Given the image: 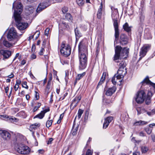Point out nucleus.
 <instances>
[{
  "instance_id": "20",
  "label": "nucleus",
  "mask_w": 155,
  "mask_h": 155,
  "mask_svg": "<svg viewBox=\"0 0 155 155\" xmlns=\"http://www.w3.org/2000/svg\"><path fill=\"white\" fill-rule=\"evenodd\" d=\"M155 126V123L150 124L148 127L145 128L144 130L148 134H150L152 131L153 127Z\"/></svg>"
},
{
  "instance_id": "62",
  "label": "nucleus",
  "mask_w": 155,
  "mask_h": 155,
  "mask_svg": "<svg viewBox=\"0 0 155 155\" xmlns=\"http://www.w3.org/2000/svg\"><path fill=\"white\" fill-rule=\"evenodd\" d=\"M21 83V81L20 80H17L16 81V84H18V85H19V84H20Z\"/></svg>"
},
{
  "instance_id": "63",
  "label": "nucleus",
  "mask_w": 155,
  "mask_h": 155,
  "mask_svg": "<svg viewBox=\"0 0 155 155\" xmlns=\"http://www.w3.org/2000/svg\"><path fill=\"white\" fill-rule=\"evenodd\" d=\"M26 63V61L25 60H23L21 61V64L24 65Z\"/></svg>"
},
{
  "instance_id": "9",
  "label": "nucleus",
  "mask_w": 155,
  "mask_h": 155,
  "mask_svg": "<svg viewBox=\"0 0 155 155\" xmlns=\"http://www.w3.org/2000/svg\"><path fill=\"white\" fill-rule=\"evenodd\" d=\"M0 118L1 119H6L7 121H10L11 122H16L18 121V120L15 118L9 117L7 115H0Z\"/></svg>"
},
{
  "instance_id": "30",
  "label": "nucleus",
  "mask_w": 155,
  "mask_h": 155,
  "mask_svg": "<svg viewBox=\"0 0 155 155\" xmlns=\"http://www.w3.org/2000/svg\"><path fill=\"white\" fill-rule=\"evenodd\" d=\"M114 26V29H118V25L117 22V20L115 19H113Z\"/></svg>"
},
{
  "instance_id": "40",
  "label": "nucleus",
  "mask_w": 155,
  "mask_h": 155,
  "mask_svg": "<svg viewBox=\"0 0 155 155\" xmlns=\"http://www.w3.org/2000/svg\"><path fill=\"white\" fill-rule=\"evenodd\" d=\"M53 121L52 120H48L46 123V127L48 128L49 127L52 125Z\"/></svg>"
},
{
  "instance_id": "19",
  "label": "nucleus",
  "mask_w": 155,
  "mask_h": 155,
  "mask_svg": "<svg viewBox=\"0 0 155 155\" xmlns=\"http://www.w3.org/2000/svg\"><path fill=\"white\" fill-rule=\"evenodd\" d=\"M19 150V153L23 154H27L29 153L30 149L28 146L24 145L22 151Z\"/></svg>"
},
{
  "instance_id": "12",
  "label": "nucleus",
  "mask_w": 155,
  "mask_h": 155,
  "mask_svg": "<svg viewBox=\"0 0 155 155\" xmlns=\"http://www.w3.org/2000/svg\"><path fill=\"white\" fill-rule=\"evenodd\" d=\"M113 119L112 117L110 116L107 117L105 120L104 123L103 124V129L106 128L108 126L110 123L111 122Z\"/></svg>"
},
{
  "instance_id": "51",
  "label": "nucleus",
  "mask_w": 155,
  "mask_h": 155,
  "mask_svg": "<svg viewBox=\"0 0 155 155\" xmlns=\"http://www.w3.org/2000/svg\"><path fill=\"white\" fill-rule=\"evenodd\" d=\"M44 50V49L43 48H41L40 52L39 53V54L40 55H43V52Z\"/></svg>"
},
{
  "instance_id": "57",
  "label": "nucleus",
  "mask_w": 155,
  "mask_h": 155,
  "mask_svg": "<svg viewBox=\"0 0 155 155\" xmlns=\"http://www.w3.org/2000/svg\"><path fill=\"white\" fill-rule=\"evenodd\" d=\"M19 87V85H18L17 84H16L14 86V89L15 91H16Z\"/></svg>"
},
{
  "instance_id": "28",
  "label": "nucleus",
  "mask_w": 155,
  "mask_h": 155,
  "mask_svg": "<svg viewBox=\"0 0 155 155\" xmlns=\"http://www.w3.org/2000/svg\"><path fill=\"white\" fill-rule=\"evenodd\" d=\"M147 124V122L140 120L134 123V125L135 126L142 125L146 124Z\"/></svg>"
},
{
  "instance_id": "34",
  "label": "nucleus",
  "mask_w": 155,
  "mask_h": 155,
  "mask_svg": "<svg viewBox=\"0 0 155 155\" xmlns=\"http://www.w3.org/2000/svg\"><path fill=\"white\" fill-rule=\"evenodd\" d=\"M40 125V124L35 123L30 125V127L32 129H35L37 127H39Z\"/></svg>"
},
{
  "instance_id": "11",
  "label": "nucleus",
  "mask_w": 155,
  "mask_h": 155,
  "mask_svg": "<svg viewBox=\"0 0 155 155\" xmlns=\"http://www.w3.org/2000/svg\"><path fill=\"white\" fill-rule=\"evenodd\" d=\"M81 98V95H80L76 97L73 100L72 103L71 104V106H72L73 108L75 107L79 102Z\"/></svg>"
},
{
  "instance_id": "45",
  "label": "nucleus",
  "mask_w": 155,
  "mask_h": 155,
  "mask_svg": "<svg viewBox=\"0 0 155 155\" xmlns=\"http://www.w3.org/2000/svg\"><path fill=\"white\" fill-rule=\"evenodd\" d=\"M68 8L67 7H64L62 9V12L64 13H66L68 11Z\"/></svg>"
},
{
  "instance_id": "31",
  "label": "nucleus",
  "mask_w": 155,
  "mask_h": 155,
  "mask_svg": "<svg viewBox=\"0 0 155 155\" xmlns=\"http://www.w3.org/2000/svg\"><path fill=\"white\" fill-rule=\"evenodd\" d=\"M115 39L118 40L119 38V31L118 29H115Z\"/></svg>"
},
{
  "instance_id": "5",
  "label": "nucleus",
  "mask_w": 155,
  "mask_h": 155,
  "mask_svg": "<svg viewBox=\"0 0 155 155\" xmlns=\"http://www.w3.org/2000/svg\"><path fill=\"white\" fill-rule=\"evenodd\" d=\"M60 51L61 54L65 57H68L71 53V49L69 45L66 44L65 42H63L61 45Z\"/></svg>"
},
{
  "instance_id": "23",
  "label": "nucleus",
  "mask_w": 155,
  "mask_h": 155,
  "mask_svg": "<svg viewBox=\"0 0 155 155\" xmlns=\"http://www.w3.org/2000/svg\"><path fill=\"white\" fill-rule=\"evenodd\" d=\"M122 79L120 78V77L117 75L115 74L112 78L111 80L112 83L114 84L115 85L116 84L118 80H120Z\"/></svg>"
},
{
  "instance_id": "41",
  "label": "nucleus",
  "mask_w": 155,
  "mask_h": 155,
  "mask_svg": "<svg viewBox=\"0 0 155 155\" xmlns=\"http://www.w3.org/2000/svg\"><path fill=\"white\" fill-rule=\"evenodd\" d=\"M141 151L143 153H146L148 150V148L145 146H142L141 148Z\"/></svg>"
},
{
  "instance_id": "36",
  "label": "nucleus",
  "mask_w": 155,
  "mask_h": 155,
  "mask_svg": "<svg viewBox=\"0 0 155 155\" xmlns=\"http://www.w3.org/2000/svg\"><path fill=\"white\" fill-rule=\"evenodd\" d=\"M65 18L69 21H71L72 19L71 15L69 13H67L65 15Z\"/></svg>"
},
{
  "instance_id": "18",
  "label": "nucleus",
  "mask_w": 155,
  "mask_h": 155,
  "mask_svg": "<svg viewBox=\"0 0 155 155\" xmlns=\"http://www.w3.org/2000/svg\"><path fill=\"white\" fill-rule=\"evenodd\" d=\"M49 109H48L42 111L39 114L35 116L34 117V118L35 119L36 118H38L40 119L43 118L45 116V114L47 112L49 111Z\"/></svg>"
},
{
  "instance_id": "22",
  "label": "nucleus",
  "mask_w": 155,
  "mask_h": 155,
  "mask_svg": "<svg viewBox=\"0 0 155 155\" xmlns=\"http://www.w3.org/2000/svg\"><path fill=\"white\" fill-rule=\"evenodd\" d=\"M153 95L152 93L150 91H149L147 96V98L145 100L146 104L147 105H149L151 102V97Z\"/></svg>"
},
{
  "instance_id": "50",
  "label": "nucleus",
  "mask_w": 155,
  "mask_h": 155,
  "mask_svg": "<svg viewBox=\"0 0 155 155\" xmlns=\"http://www.w3.org/2000/svg\"><path fill=\"white\" fill-rule=\"evenodd\" d=\"M35 98L36 99V100H38L39 98V94L36 91H35Z\"/></svg>"
},
{
  "instance_id": "32",
  "label": "nucleus",
  "mask_w": 155,
  "mask_h": 155,
  "mask_svg": "<svg viewBox=\"0 0 155 155\" xmlns=\"http://www.w3.org/2000/svg\"><path fill=\"white\" fill-rule=\"evenodd\" d=\"M126 65V64L125 61H123L119 64V68H125V67Z\"/></svg>"
},
{
  "instance_id": "38",
  "label": "nucleus",
  "mask_w": 155,
  "mask_h": 155,
  "mask_svg": "<svg viewBox=\"0 0 155 155\" xmlns=\"http://www.w3.org/2000/svg\"><path fill=\"white\" fill-rule=\"evenodd\" d=\"M41 105V103H38L37 106H36L33 109V112H35L36 111L38 110V109L40 107Z\"/></svg>"
},
{
  "instance_id": "56",
  "label": "nucleus",
  "mask_w": 155,
  "mask_h": 155,
  "mask_svg": "<svg viewBox=\"0 0 155 155\" xmlns=\"http://www.w3.org/2000/svg\"><path fill=\"white\" fill-rule=\"evenodd\" d=\"M38 152L41 154H43L44 152V151L43 149H40L38 150Z\"/></svg>"
},
{
  "instance_id": "43",
  "label": "nucleus",
  "mask_w": 155,
  "mask_h": 155,
  "mask_svg": "<svg viewBox=\"0 0 155 155\" xmlns=\"http://www.w3.org/2000/svg\"><path fill=\"white\" fill-rule=\"evenodd\" d=\"M40 35V32L38 31H36L34 35V36L35 37V39H37L39 37Z\"/></svg>"
},
{
  "instance_id": "58",
  "label": "nucleus",
  "mask_w": 155,
  "mask_h": 155,
  "mask_svg": "<svg viewBox=\"0 0 155 155\" xmlns=\"http://www.w3.org/2000/svg\"><path fill=\"white\" fill-rule=\"evenodd\" d=\"M14 77V75L12 73L11 74L8 75V77L9 78H12Z\"/></svg>"
},
{
  "instance_id": "42",
  "label": "nucleus",
  "mask_w": 155,
  "mask_h": 155,
  "mask_svg": "<svg viewBox=\"0 0 155 155\" xmlns=\"http://www.w3.org/2000/svg\"><path fill=\"white\" fill-rule=\"evenodd\" d=\"M51 81H48V84L46 87V90L47 91H49V89L50 88L51 85Z\"/></svg>"
},
{
  "instance_id": "55",
  "label": "nucleus",
  "mask_w": 155,
  "mask_h": 155,
  "mask_svg": "<svg viewBox=\"0 0 155 155\" xmlns=\"http://www.w3.org/2000/svg\"><path fill=\"white\" fill-rule=\"evenodd\" d=\"M31 58L32 59H35L36 58V56L34 54V53H33V54H32L31 56Z\"/></svg>"
},
{
  "instance_id": "49",
  "label": "nucleus",
  "mask_w": 155,
  "mask_h": 155,
  "mask_svg": "<svg viewBox=\"0 0 155 155\" xmlns=\"http://www.w3.org/2000/svg\"><path fill=\"white\" fill-rule=\"evenodd\" d=\"M49 30L50 29L49 28H47L46 29L45 32V35L48 36Z\"/></svg>"
},
{
  "instance_id": "35",
  "label": "nucleus",
  "mask_w": 155,
  "mask_h": 155,
  "mask_svg": "<svg viewBox=\"0 0 155 155\" xmlns=\"http://www.w3.org/2000/svg\"><path fill=\"white\" fill-rule=\"evenodd\" d=\"M78 129V128L77 127H76L75 128H74V126H73L72 130V133L73 135H75L76 134Z\"/></svg>"
},
{
  "instance_id": "53",
  "label": "nucleus",
  "mask_w": 155,
  "mask_h": 155,
  "mask_svg": "<svg viewBox=\"0 0 155 155\" xmlns=\"http://www.w3.org/2000/svg\"><path fill=\"white\" fill-rule=\"evenodd\" d=\"M35 48H36V47H35V45H33L32 46V49H31L32 53H33H33L34 52H35Z\"/></svg>"
},
{
  "instance_id": "4",
  "label": "nucleus",
  "mask_w": 155,
  "mask_h": 155,
  "mask_svg": "<svg viewBox=\"0 0 155 155\" xmlns=\"http://www.w3.org/2000/svg\"><path fill=\"white\" fill-rule=\"evenodd\" d=\"M8 40L15 43L18 40L19 38L15 29L14 28H11L9 30L7 35Z\"/></svg>"
},
{
  "instance_id": "29",
  "label": "nucleus",
  "mask_w": 155,
  "mask_h": 155,
  "mask_svg": "<svg viewBox=\"0 0 155 155\" xmlns=\"http://www.w3.org/2000/svg\"><path fill=\"white\" fill-rule=\"evenodd\" d=\"M85 72H83L82 74H78L75 79V84L77 83V81L80 80L81 79L83 78L84 76L85 75Z\"/></svg>"
},
{
  "instance_id": "46",
  "label": "nucleus",
  "mask_w": 155,
  "mask_h": 155,
  "mask_svg": "<svg viewBox=\"0 0 155 155\" xmlns=\"http://www.w3.org/2000/svg\"><path fill=\"white\" fill-rule=\"evenodd\" d=\"M92 152H91V150L90 149H88L87 150L86 155H92Z\"/></svg>"
},
{
  "instance_id": "47",
  "label": "nucleus",
  "mask_w": 155,
  "mask_h": 155,
  "mask_svg": "<svg viewBox=\"0 0 155 155\" xmlns=\"http://www.w3.org/2000/svg\"><path fill=\"white\" fill-rule=\"evenodd\" d=\"M105 74L104 75V73L103 74V75L101 78L100 80L101 82L104 83V82L105 79Z\"/></svg>"
},
{
  "instance_id": "14",
  "label": "nucleus",
  "mask_w": 155,
  "mask_h": 155,
  "mask_svg": "<svg viewBox=\"0 0 155 155\" xmlns=\"http://www.w3.org/2000/svg\"><path fill=\"white\" fill-rule=\"evenodd\" d=\"M120 44L123 45L127 44L128 42L127 36L124 34H122L120 36Z\"/></svg>"
},
{
  "instance_id": "15",
  "label": "nucleus",
  "mask_w": 155,
  "mask_h": 155,
  "mask_svg": "<svg viewBox=\"0 0 155 155\" xmlns=\"http://www.w3.org/2000/svg\"><path fill=\"white\" fill-rule=\"evenodd\" d=\"M143 84H150L155 89V84L151 82L149 79L148 76H147L141 82Z\"/></svg>"
},
{
  "instance_id": "37",
  "label": "nucleus",
  "mask_w": 155,
  "mask_h": 155,
  "mask_svg": "<svg viewBox=\"0 0 155 155\" xmlns=\"http://www.w3.org/2000/svg\"><path fill=\"white\" fill-rule=\"evenodd\" d=\"M77 3L80 6H82L84 3L83 0H77Z\"/></svg>"
},
{
  "instance_id": "1",
  "label": "nucleus",
  "mask_w": 155,
  "mask_h": 155,
  "mask_svg": "<svg viewBox=\"0 0 155 155\" xmlns=\"http://www.w3.org/2000/svg\"><path fill=\"white\" fill-rule=\"evenodd\" d=\"M12 8L14 10L13 16L16 26L20 30L25 29L28 27V24L23 21L21 16L22 11V5L21 3L18 1L14 2Z\"/></svg>"
},
{
  "instance_id": "8",
  "label": "nucleus",
  "mask_w": 155,
  "mask_h": 155,
  "mask_svg": "<svg viewBox=\"0 0 155 155\" xmlns=\"http://www.w3.org/2000/svg\"><path fill=\"white\" fill-rule=\"evenodd\" d=\"M0 134L2 137L5 140L9 139L11 137L10 134L6 130H0Z\"/></svg>"
},
{
  "instance_id": "44",
  "label": "nucleus",
  "mask_w": 155,
  "mask_h": 155,
  "mask_svg": "<svg viewBox=\"0 0 155 155\" xmlns=\"http://www.w3.org/2000/svg\"><path fill=\"white\" fill-rule=\"evenodd\" d=\"M27 82L26 81H25L23 82V83L22 84V86L23 87H24L26 89H28V86L27 84Z\"/></svg>"
},
{
  "instance_id": "27",
  "label": "nucleus",
  "mask_w": 155,
  "mask_h": 155,
  "mask_svg": "<svg viewBox=\"0 0 155 155\" xmlns=\"http://www.w3.org/2000/svg\"><path fill=\"white\" fill-rule=\"evenodd\" d=\"M123 28L126 31L129 32L131 31L130 27L129 26L128 24L126 22L123 25Z\"/></svg>"
},
{
  "instance_id": "26",
  "label": "nucleus",
  "mask_w": 155,
  "mask_h": 155,
  "mask_svg": "<svg viewBox=\"0 0 155 155\" xmlns=\"http://www.w3.org/2000/svg\"><path fill=\"white\" fill-rule=\"evenodd\" d=\"M24 146V145L21 143L18 144L15 147V149L19 153V150H20L21 151H22Z\"/></svg>"
},
{
  "instance_id": "33",
  "label": "nucleus",
  "mask_w": 155,
  "mask_h": 155,
  "mask_svg": "<svg viewBox=\"0 0 155 155\" xmlns=\"http://www.w3.org/2000/svg\"><path fill=\"white\" fill-rule=\"evenodd\" d=\"M137 111L138 114H140L141 113H143L145 112L146 111L144 108H137Z\"/></svg>"
},
{
  "instance_id": "13",
  "label": "nucleus",
  "mask_w": 155,
  "mask_h": 155,
  "mask_svg": "<svg viewBox=\"0 0 155 155\" xmlns=\"http://www.w3.org/2000/svg\"><path fill=\"white\" fill-rule=\"evenodd\" d=\"M116 90V88L115 87L108 89L107 90H105L104 92L105 94L108 96H110L114 93Z\"/></svg>"
},
{
  "instance_id": "21",
  "label": "nucleus",
  "mask_w": 155,
  "mask_h": 155,
  "mask_svg": "<svg viewBox=\"0 0 155 155\" xmlns=\"http://www.w3.org/2000/svg\"><path fill=\"white\" fill-rule=\"evenodd\" d=\"M103 11V4L101 2V4L99 8L97 11V17L98 19L101 18Z\"/></svg>"
},
{
  "instance_id": "60",
  "label": "nucleus",
  "mask_w": 155,
  "mask_h": 155,
  "mask_svg": "<svg viewBox=\"0 0 155 155\" xmlns=\"http://www.w3.org/2000/svg\"><path fill=\"white\" fill-rule=\"evenodd\" d=\"M151 137L153 141L155 142V135H152Z\"/></svg>"
},
{
  "instance_id": "48",
  "label": "nucleus",
  "mask_w": 155,
  "mask_h": 155,
  "mask_svg": "<svg viewBox=\"0 0 155 155\" xmlns=\"http://www.w3.org/2000/svg\"><path fill=\"white\" fill-rule=\"evenodd\" d=\"M104 102L105 104L106 105H108L111 103V101L109 100H106L105 101H104Z\"/></svg>"
},
{
  "instance_id": "16",
  "label": "nucleus",
  "mask_w": 155,
  "mask_h": 155,
  "mask_svg": "<svg viewBox=\"0 0 155 155\" xmlns=\"http://www.w3.org/2000/svg\"><path fill=\"white\" fill-rule=\"evenodd\" d=\"M1 52L3 56V59H4V58H8L11 55V51L8 50H1Z\"/></svg>"
},
{
  "instance_id": "52",
  "label": "nucleus",
  "mask_w": 155,
  "mask_h": 155,
  "mask_svg": "<svg viewBox=\"0 0 155 155\" xmlns=\"http://www.w3.org/2000/svg\"><path fill=\"white\" fill-rule=\"evenodd\" d=\"M53 139L51 138H49L48 140V141L47 142V144H51V142L53 141Z\"/></svg>"
},
{
  "instance_id": "61",
  "label": "nucleus",
  "mask_w": 155,
  "mask_h": 155,
  "mask_svg": "<svg viewBox=\"0 0 155 155\" xmlns=\"http://www.w3.org/2000/svg\"><path fill=\"white\" fill-rule=\"evenodd\" d=\"M19 56V53H17L16 54L15 56L13 59V61H14L16 58L18 57Z\"/></svg>"
},
{
  "instance_id": "39",
  "label": "nucleus",
  "mask_w": 155,
  "mask_h": 155,
  "mask_svg": "<svg viewBox=\"0 0 155 155\" xmlns=\"http://www.w3.org/2000/svg\"><path fill=\"white\" fill-rule=\"evenodd\" d=\"M84 110L81 109H79L78 111V119H80L82 114L83 113Z\"/></svg>"
},
{
  "instance_id": "3",
  "label": "nucleus",
  "mask_w": 155,
  "mask_h": 155,
  "mask_svg": "<svg viewBox=\"0 0 155 155\" xmlns=\"http://www.w3.org/2000/svg\"><path fill=\"white\" fill-rule=\"evenodd\" d=\"M129 49L124 48L123 49L121 46H117L115 49V54L114 60L115 61L118 59L120 57L122 58H125L127 57L129 53Z\"/></svg>"
},
{
  "instance_id": "64",
  "label": "nucleus",
  "mask_w": 155,
  "mask_h": 155,
  "mask_svg": "<svg viewBox=\"0 0 155 155\" xmlns=\"http://www.w3.org/2000/svg\"><path fill=\"white\" fill-rule=\"evenodd\" d=\"M64 113H63L62 114H61L60 115L59 119H60L61 120L63 118L64 116Z\"/></svg>"
},
{
  "instance_id": "25",
  "label": "nucleus",
  "mask_w": 155,
  "mask_h": 155,
  "mask_svg": "<svg viewBox=\"0 0 155 155\" xmlns=\"http://www.w3.org/2000/svg\"><path fill=\"white\" fill-rule=\"evenodd\" d=\"M74 31L76 36V40H77L78 39L81 37L82 36V34L77 28L75 29Z\"/></svg>"
},
{
  "instance_id": "6",
  "label": "nucleus",
  "mask_w": 155,
  "mask_h": 155,
  "mask_svg": "<svg viewBox=\"0 0 155 155\" xmlns=\"http://www.w3.org/2000/svg\"><path fill=\"white\" fill-rule=\"evenodd\" d=\"M146 97V94L144 91H140L137 93L136 94V101L138 104H141L144 101Z\"/></svg>"
},
{
  "instance_id": "2",
  "label": "nucleus",
  "mask_w": 155,
  "mask_h": 155,
  "mask_svg": "<svg viewBox=\"0 0 155 155\" xmlns=\"http://www.w3.org/2000/svg\"><path fill=\"white\" fill-rule=\"evenodd\" d=\"M79 56V68L80 69H84L87 65V51L86 46L83 44V41L80 42L78 45Z\"/></svg>"
},
{
  "instance_id": "7",
  "label": "nucleus",
  "mask_w": 155,
  "mask_h": 155,
  "mask_svg": "<svg viewBox=\"0 0 155 155\" xmlns=\"http://www.w3.org/2000/svg\"><path fill=\"white\" fill-rule=\"evenodd\" d=\"M150 46L149 45H145L142 47L140 52V58L143 57L146 54L147 51L150 49Z\"/></svg>"
},
{
  "instance_id": "24",
  "label": "nucleus",
  "mask_w": 155,
  "mask_h": 155,
  "mask_svg": "<svg viewBox=\"0 0 155 155\" xmlns=\"http://www.w3.org/2000/svg\"><path fill=\"white\" fill-rule=\"evenodd\" d=\"M3 44L4 46L7 48H9L13 46V45L15 43H13V42L10 43L8 41L6 40H4L3 42Z\"/></svg>"
},
{
  "instance_id": "10",
  "label": "nucleus",
  "mask_w": 155,
  "mask_h": 155,
  "mask_svg": "<svg viewBox=\"0 0 155 155\" xmlns=\"http://www.w3.org/2000/svg\"><path fill=\"white\" fill-rule=\"evenodd\" d=\"M127 72V71L126 68H119L117 74L119 76L120 78H121L122 79Z\"/></svg>"
},
{
  "instance_id": "54",
  "label": "nucleus",
  "mask_w": 155,
  "mask_h": 155,
  "mask_svg": "<svg viewBox=\"0 0 155 155\" xmlns=\"http://www.w3.org/2000/svg\"><path fill=\"white\" fill-rule=\"evenodd\" d=\"M111 8L112 11H114V12H115L116 13H117V9H115L113 7H111Z\"/></svg>"
},
{
  "instance_id": "59",
  "label": "nucleus",
  "mask_w": 155,
  "mask_h": 155,
  "mask_svg": "<svg viewBox=\"0 0 155 155\" xmlns=\"http://www.w3.org/2000/svg\"><path fill=\"white\" fill-rule=\"evenodd\" d=\"M9 87L8 86L6 87L5 88V92L6 94H7L8 93V91L9 90Z\"/></svg>"
},
{
  "instance_id": "17",
  "label": "nucleus",
  "mask_w": 155,
  "mask_h": 155,
  "mask_svg": "<svg viewBox=\"0 0 155 155\" xmlns=\"http://www.w3.org/2000/svg\"><path fill=\"white\" fill-rule=\"evenodd\" d=\"M47 6L46 5L45 3H40L36 9V12L37 13H39L43 10L45 9Z\"/></svg>"
}]
</instances>
